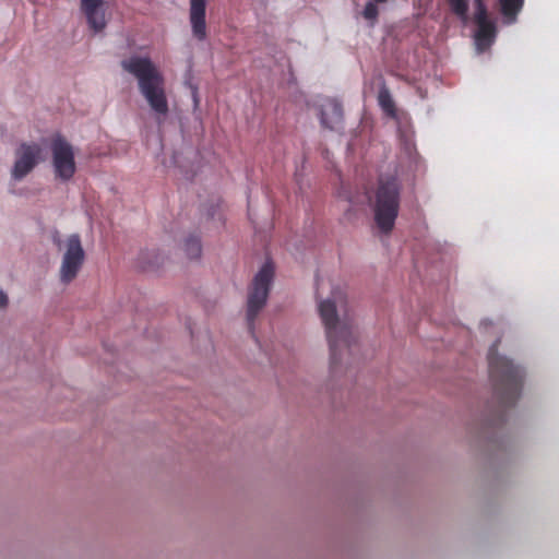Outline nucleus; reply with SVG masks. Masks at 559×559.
Instances as JSON below:
<instances>
[{
	"instance_id": "f257e3e1",
	"label": "nucleus",
	"mask_w": 559,
	"mask_h": 559,
	"mask_svg": "<svg viewBox=\"0 0 559 559\" xmlns=\"http://www.w3.org/2000/svg\"><path fill=\"white\" fill-rule=\"evenodd\" d=\"M122 68L138 81V87L152 111L159 119L169 111L165 78L147 57L133 56L121 62Z\"/></svg>"
},
{
	"instance_id": "f03ea898",
	"label": "nucleus",
	"mask_w": 559,
	"mask_h": 559,
	"mask_svg": "<svg viewBox=\"0 0 559 559\" xmlns=\"http://www.w3.org/2000/svg\"><path fill=\"white\" fill-rule=\"evenodd\" d=\"M493 344L488 352L489 374L493 385V394L501 408L515 405L522 391L524 371L520 366L497 352Z\"/></svg>"
},
{
	"instance_id": "7ed1b4c3",
	"label": "nucleus",
	"mask_w": 559,
	"mask_h": 559,
	"mask_svg": "<svg viewBox=\"0 0 559 559\" xmlns=\"http://www.w3.org/2000/svg\"><path fill=\"white\" fill-rule=\"evenodd\" d=\"M343 298V293L337 289L332 293V298L321 300L318 306L325 328L333 369L341 361L342 350L349 349L354 342L353 326L347 322H341L337 317L336 305L342 302Z\"/></svg>"
},
{
	"instance_id": "20e7f679",
	"label": "nucleus",
	"mask_w": 559,
	"mask_h": 559,
	"mask_svg": "<svg viewBox=\"0 0 559 559\" xmlns=\"http://www.w3.org/2000/svg\"><path fill=\"white\" fill-rule=\"evenodd\" d=\"M401 186L396 178L380 179L373 206L374 222L378 228L389 234L395 224L400 209Z\"/></svg>"
},
{
	"instance_id": "39448f33",
	"label": "nucleus",
	"mask_w": 559,
	"mask_h": 559,
	"mask_svg": "<svg viewBox=\"0 0 559 559\" xmlns=\"http://www.w3.org/2000/svg\"><path fill=\"white\" fill-rule=\"evenodd\" d=\"M273 277L274 266L271 262H265L254 276L248 292L246 319L248 330L254 338H257L254 321L266 304Z\"/></svg>"
},
{
	"instance_id": "423d86ee",
	"label": "nucleus",
	"mask_w": 559,
	"mask_h": 559,
	"mask_svg": "<svg viewBox=\"0 0 559 559\" xmlns=\"http://www.w3.org/2000/svg\"><path fill=\"white\" fill-rule=\"evenodd\" d=\"M52 165L56 176L69 180L75 173L74 152L72 145L62 136H56L51 142Z\"/></svg>"
},
{
	"instance_id": "0eeeda50",
	"label": "nucleus",
	"mask_w": 559,
	"mask_h": 559,
	"mask_svg": "<svg viewBox=\"0 0 559 559\" xmlns=\"http://www.w3.org/2000/svg\"><path fill=\"white\" fill-rule=\"evenodd\" d=\"M85 252L78 234L70 235L66 242V252L63 254L60 278L63 283L74 280L84 262Z\"/></svg>"
},
{
	"instance_id": "6e6552de",
	"label": "nucleus",
	"mask_w": 559,
	"mask_h": 559,
	"mask_svg": "<svg viewBox=\"0 0 559 559\" xmlns=\"http://www.w3.org/2000/svg\"><path fill=\"white\" fill-rule=\"evenodd\" d=\"M41 155V147L36 143H22L15 152V163L11 175L15 180L27 176L38 164Z\"/></svg>"
},
{
	"instance_id": "1a4fd4ad",
	"label": "nucleus",
	"mask_w": 559,
	"mask_h": 559,
	"mask_svg": "<svg viewBox=\"0 0 559 559\" xmlns=\"http://www.w3.org/2000/svg\"><path fill=\"white\" fill-rule=\"evenodd\" d=\"M476 25L474 43L478 52L489 49L497 37V24L490 16L473 20Z\"/></svg>"
},
{
	"instance_id": "9d476101",
	"label": "nucleus",
	"mask_w": 559,
	"mask_h": 559,
	"mask_svg": "<svg viewBox=\"0 0 559 559\" xmlns=\"http://www.w3.org/2000/svg\"><path fill=\"white\" fill-rule=\"evenodd\" d=\"M320 122L323 128L338 130L343 126V108L336 99L328 98L321 104Z\"/></svg>"
},
{
	"instance_id": "9b49d317",
	"label": "nucleus",
	"mask_w": 559,
	"mask_h": 559,
	"mask_svg": "<svg viewBox=\"0 0 559 559\" xmlns=\"http://www.w3.org/2000/svg\"><path fill=\"white\" fill-rule=\"evenodd\" d=\"M81 10L88 26L94 32H100L106 26L104 0H81Z\"/></svg>"
},
{
	"instance_id": "f8f14e48",
	"label": "nucleus",
	"mask_w": 559,
	"mask_h": 559,
	"mask_svg": "<svg viewBox=\"0 0 559 559\" xmlns=\"http://www.w3.org/2000/svg\"><path fill=\"white\" fill-rule=\"evenodd\" d=\"M205 10L206 0H190L189 19L192 34L199 40L206 38Z\"/></svg>"
},
{
	"instance_id": "ddd939ff",
	"label": "nucleus",
	"mask_w": 559,
	"mask_h": 559,
	"mask_svg": "<svg viewBox=\"0 0 559 559\" xmlns=\"http://www.w3.org/2000/svg\"><path fill=\"white\" fill-rule=\"evenodd\" d=\"M378 104L382 111L392 119H397V109L395 102L390 93L388 86L383 83L379 88Z\"/></svg>"
},
{
	"instance_id": "4468645a",
	"label": "nucleus",
	"mask_w": 559,
	"mask_h": 559,
	"mask_svg": "<svg viewBox=\"0 0 559 559\" xmlns=\"http://www.w3.org/2000/svg\"><path fill=\"white\" fill-rule=\"evenodd\" d=\"M524 4V0H499L500 12L508 23H514Z\"/></svg>"
},
{
	"instance_id": "2eb2a0df",
	"label": "nucleus",
	"mask_w": 559,
	"mask_h": 559,
	"mask_svg": "<svg viewBox=\"0 0 559 559\" xmlns=\"http://www.w3.org/2000/svg\"><path fill=\"white\" fill-rule=\"evenodd\" d=\"M389 0H370L366 3L362 10V16L365 20L369 21L371 26H373L379 16L378 4H382L388 2Z\"/></svg>"
},
{
	"instance_id": "dca6fc26",
	"label": "nucleus",
	"mask_w": 559,
	"mask_h": 559,
	"mask_svg": "<svg viewBox=\"0 0 559 559\" xmlns=\"http://www.w3.org/2000/svg\"><path fill=\"white\" fill-rule=\"evenodd\" d=\"M183 250L189 259L199 258L202 251L200 239L195 236L188 237L185 241Z\"/></svg>"
},
{
	"instance_id": "f3484780",
	"label": "nucleus",
	"mask_w": 559,
	"mask_h": 559,
	"mask_svg": "<svg viewBox=\"0 0 559 559\" xmlns=\"http://www.w3.org/2000/svg\"><path fill=\"white\" fill-rule=\"evenodd\" d=\"M452 12L464 23L468 20V1L467 0H448Z\"/></svg>"
},
{
	"instance_id": "a211bd4d",
	"label": "nucleus",
	"mask_w": 559,
	"mask_h": 559,
	"mask_svg": "<svg viewBox=\"0 0 559 559\" xmlns=\"http://www.w3.org/2000/svg\"><path fill=\"white\" fill-rule=\"evenodd\" d=\"M473 3H474L473 20L489 16L488 9H487V0H474Z\"/></svg>"
},
{
	"instance_id": "6ab92c4d",
	"label": "nucleus",
	"mask_w": 559,
	"mask_h": 559,
	"mask_svg": "<svg viewBox=\"0 0 559 559\" xmlns=\"http://www.w3.org/2000/svg\"><path fill=\"white\" fill-rule=\"evenodd\" d=\"M8 304V297L7 295L0 290V308L5 307Z\"/></svg>"
}]
</instances>
